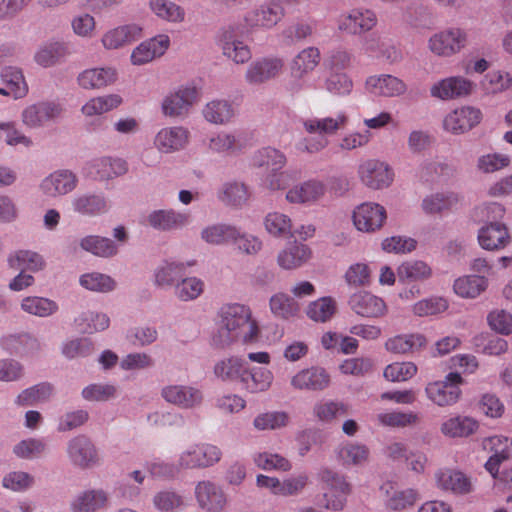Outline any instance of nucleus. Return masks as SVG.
<instances>
[{
    "label": "nucleus",
    "mask_w": 512,
    "mask_h": 512,
    "mask_svg": "<svg viewBox=\"0 0 512 512\" xmlns=\"http://www.w3.org/2000/svg\"><path fill=\"white\" fill-rule=\"evenodd\" d=\"M219 328L212 338L215 347L225 349L234 342L256 343L260 328L249 306L239 303L226 304L219 311Z\"/></svg>",
    "instance_id": "nucleus-1"
},
{
    "label": "nucleus",
    "mask_w": 512,
    "mask_h": 512,
    "mask_svg": "<svg viewBox=\"0 0 512 512\" xmlns=\"http://www.w3.org/2000/svg\"><path fill=\"white\" fill-rule=\"evenodd\" d=\"M349 122V116L345 111H340L334 116L323 118H310L303 121L304 129L309 134H317V137L304 138L298 144V149L308 153H317L328 145L325 136L334 135L338 131L346 128Z\"/></svg>",
    "instance_id": "nucleus-2"
},
{
    "label": "nucleus",
    "mask_w": 512,
    "mask_h": 512,
    "mask_svg": "<svg viewBox=\"0 0 512 512\" xmlns=\"http://www.w3.org/2000/svg\"><path fill=\"white\" fill-rule=\"evenodd\" d=\"M319 479L327 489V492L323 495L324 508L332 511H342L346 506L348 496L352 492V486L346 480V477L330 469H322L319 472Z\"/></svg>",
    "instance_id": "nucleus-3"
},
{
    "label": "nucleus",
    "mask_w": 512,
    "mask_h": 512,
    "mask_svg": "<svg viewBox=\"0 0 512 512\" xmlns=\"http://www.w3.org/2000/svg\"><path fill=\"white\" fill-rule=\"evenodd\" d=\"M221 456V450L215 445L195 444L179 455L178 468L181 470L207 468L219 462Z\"/></svg>",
    "instance_id": "nucleus-4"
},
{
    "label": "nucleus",
    "mask_w": 512,
    "mask_h": 512,
    "mask_svg": "<svg viewBox=\"0 0 512 512\" xmlns=\"http://www.w3.org/2000/svg\"><path fill=\"white\" fill-rule=\"evenodd\" d=\"M285 9L277 0L268 2L248 11L244 16V24L248 29L269 30L275 27L284 17Z\"/></svg>",
    "instance_id": "nucleus-5"
},
{
    "label": "nucleus",
    "mask_w": 512,
    "mask_h": 512,
    "mask_svg": "<svg viewBox=\"0 0 512 512\" xmlns=\"http://www.w3.org/2000/svg\"><path fill=\"white\" fill-rule=\"evenodd\" d=\"M387 219L386 209L374 202H364L358 205L352 214L355 228L364 233L379 231Z\"/></svg>",
    "instance_id": "nucleus-6"
},
{
    "label": "nucleus",
    "mask_w": 512,
    "mask_h": 512,
    "mask_svg": "<svg viewBox=\"0 0 512 512\" xmlns=\"http://www.w3.org/2000/svg\"><path fill=\"white\" fill-rule=\"evenodd\" d=\"M462 377L457 372L449 373L445 381L429 383L425 392L427 397L438 406H450L455 404L461 395L459 384Z\"/></svg>",
    "instance_id": "nucleus-7"
},
{
    "label": "nucleus",
    "mask_w": 512,
    "mask_h": 512,
    "mask_svg": "<svg viewBox=\"0 0 512 512\" xmlns=\"http://www.w3.org/2000/svg\"><path fill=\"white\" fill-rule=\"evenodd\" d=\"M358 175L361 182L371 189L388 187L394 178L392 168L385 162L369 159L359 165Z\"/></svg>",
    "instance_id": "nucleus-8"
},
{
    "label": "nucleus",
    "mask_w": 512,
    "mask_h": 512,
    "mask_svg": "<svg viewBox=\"0 0 512 512\" xmlns=\"http://www.w3.org/2000/svg\"><path fill=\"white\" fill-rule=\"evenodd\" d=\"M467 43V34L459 28H450L435 33L429 39V49L438 56L458 53Z\"/></svg>",
    "instance_id": "nucleus-9"
},
{
    "label": "nucleus",
    "mask_w": 512,
    "mask_h": 512,
    "mask_svg": "<svg viewBox=\"0 0 512 512\" xmlns=\"http://www.w3.org/2000/svg\"><path fill=\"white\" fill-rule=\"evenodd\" d=\"M63 111L59 102L42 101L26 107L22 112V121L29 128H38L60 118Z\"/></svg>",
    "instance_id": "nucleus-10"
},
{
    "label": "nucleus",
    "mask_w": 512,
    "mask_h": 512,
    "mask_svg": "<svg viewBox=\"0 0 512 512\" xmlns=\"http://www.w3.org/2000/svg\"><path fill=\"white\" fill-rule=\"evenodd\" d=\"M198 92L195 87H180L169 93L162 101V112L171 118L182 117L190 111L197 101Z\"/></svg>",
    "instance_id": "nucleus-11"
},
{
    "label": "nucleus",
    "mask_w": 512,
    "mask_h": 512,
    "mask_svg": "<svg viewBox=\"0 0 512 512\" xmlns=\"http://www.w3.org/2000/svg\"><path fill=\"white\" fill-rule=\"evenodd\" d=\"M284 68L280 57L269 56L253 61L247 68L245 80L250 85H260L278 77Z\"/></svg>",
    "instance_id": "nucleus-12"
},
{
    "label": "nucleus",
    "mask_w": 512,
    "mask_h": 512,
    "mask_svg": "<svg viewBox=\"0 0 512 512\" xmlns=\"http://www.w3.org/2000/svg\"><path fill=\"white\" fill-rule=\"evenodd\" d=\"M348 305L354 313L364 318H380L387 313L385 301L367 291L352 294Z\"/></svg>",
    "instance_id": "nucleus-13"
},
{
    "label": "nucleus",
    "mask_w": 512,
    "mask_h": 512,
    "mask_svg": "<svg viewBox=\"0 0 512 512\" xmlns=\"http://www.w3.org/2000/svg\"><path fill=\"white\" fill-rule=\"evenodd\" d=\"M190 140V131L183 126H169L160 129L154 145L161 153H174L186 148Z\"/></svg>",
    "instance_id": "nucleus-14"
},
{
    "label": "nucleus",
    "mask_w": 512,
    "mask_h": 512,
    "mask_svg": "<svg viewBox=\"0 0 512 512\" xmlns=\"http://www.w3.org/2000/svg\"><path fill=\"white\" fill-rule=\"evenodd\" d=\"M473 89V83L461 76L441 79L430 87V95L440 100H452L468 96Z\"/></svg>",
    "instance_id": "nucleus-15"
},
{
    "label": "nucleus",
    "mask_w": 512,
    "mask_h": 512,
    "mask_svg": "<svg viewBox=\"0 0 512 512\" xmlns=\"http://www.w3.org/2000/svg\"><path fill=\"white\" fill-rule=\"evenodd\" d=\"M195 497L200 508L206 512H224L227 505V495L211 481H200L195 487Z\"/></svg>",
    "instance_id": "nucleus-16"
},
{
    "label": "nucleus",
    "mask_w": 512,
    "mask_h": 512,
    "mask_svg": "<svg viewBox=\"0 0 512 512\" xmlns=\"http://www.w3.org/2000/svg\"><path fill=\"white\" fill-rule=\"evenodd\" d=\"M482 113L479 109L463 106L446 115L443 126L453 134L465 133L480 123Z\"/></svg>",
    "instance_id": "nucleus-17"
},
{
    "label": "nucleus",
    "mask_w": 512,
    "mask_h": 512,
    "mask_svg": "<svg viewBox=\"0 0 512 512\" xmlns=\"http://www.w3.org/2000/svg\"><path fill=\"white\" fill-rule=\"evenodd\" d=\"M161 396L166 402L184 409L199 406L203 401L201 390L188 385H167L162 388Z\"/></svg>",
    "instance_id": "nucleus-18"
},
{
    "label": "nucleus",
    "mask_w": 512,
    "mask_h": 512,
    "mask_svg": "<svg viewBox=\"0 0 512 512\" xmlns=\"http://www.w3.org/2000/svg\"><path fill=\"white\" fill-rule=\"evenodd\" d=\"M170 45L168 35L160 34L139 44L131 54L133 65H144L165 54Z\"/></svg>",
    "instance_id": "nucleus-19"
},
{
    "label": "nucleus",
    "mask_w": 512,
    "mask_h": 512,
    "mask_svg": "<svg viewBox=\"0 0 512 512\" xmlns=\"http://www.w3.org/2000/svg\"><path fill=\"white\" fill-rule=\"evenodd\" d=\"M377 24L376 14L368 9H354L341 17L338 27L352 35H360L370 31Z\"/></svg>",
    "instance_id": "nucleus-20"
},
{
    "label": "nucleus",
    "mask_w": 512,
    "mask_h": 512,
    "mask_svg": "<svg viewBox=\"0 0 512 512\" xmlns=\"http://www.w3.org/2000/svg\"><path fill=\"white\" fill-rule=\"evenodd\" d=\"M87 176L96 180H108L127 172V163L123 159L102 157L93 160L85 167Z\"/></svg>",
    "instance_id": "nucleus-21"
},
{
    "label": "nucleus",
    "mask_w": 512,
    "mask_h": 512,
    "mask_svg": "<svg viewBox=\"0 0 512 512\" xmlns=\"http://www.w3.org/2000/svg\"><path fill=\"white\" fill-rule=\"evenodd\" d=\"M67 453L71 462L82 468L89 467L98 460L95 446L89 438L83 435L69 441Z\"/></svg>",
    "instance_id": "nucleus-22"
},
{
    "label": "nucleus",
    "mask_w": 512,
    "mask_h": 512,
    "mask_svg": "<svg viewBox=\"0 0 512 512\" xmlns=\"http://www.w3.org/2000/svg\"><path fill=\"white\" fill-rule=\"evenodd\" d=\"M365 85L370 93L385 97L400 96L407 90L406 84L401 79L389 74L370 76Z\"/></svg>",
    "instance_id": "nucleus-23"
},
{
    "label": "nucleus",
    "mask_w": 512,
    "mask_h": 512,
    "mask_svg": "<svg viewBox=\"0 0 512 512\" xmlns=\"http://www.w3.org/2000/svg\"><path fill=\"white\" fill-rule=\"evenodd\" d=\"M329 383L330 376L321 367L303 369L291 379V385L298 390H323Z\"/></svg>",
    "instance_id": "nucleus-24"
},
{
    "label": "nucleus",
    "mask_w": 512,
    "mask_h": 512,
    "mask_svg": "<svg viewBox=\"0 0 512 512\" xmlns=\"http://www.w3.org/2000/svg\"><path fill=\"white\" fill-rule=\"evenodd\" d=\"M326 193V186L320 181L309 180L295 185L286 193V200L292 204L314 203Z\"/></svg>",
    "instance_id": "nucleus-25"
},
{
    "label": "nucleus",
    "mask_w": 512,
    "mask_h": 512,
    "mask_svg": "<svg viewBox=\"0 0 512 512\" xmlns=\"http://www.w3.org/2000/svg\"><path fill=\"white\" fill-rule=\"evenodd\" d=\"M321 53L317 47L310 46L296 54L290 63V73L295 79H303L320 64Z\"/></svg>",
    "instance_id": "nucleus-26"
},
{
    "label": "nucleus",
    "mask_w": 512,
    "mask_h": 512,
    "mask_svg": "<svg viewBox=\"0 0 512 512\" xmlns=\"http://www.w3.org/2000/svg\"><path fill=\"white\" fill-rule=\"evenodd\" d=\"M246 364L245 360L239 356L224 357L215 362L213 374L218 380L225 383L240 382Z\"/></svg>",
    "instance_id": "nucleus-27"
},
{
    "label": "nucleus",
    "mask_w": 512,
    "mask_h": 512,
    "mask_svg": "<svg viewBox=\"0 0 512 512\" xmlns=\"http://www.w3.org/2000/svg\"><path fill=\"white\" fill-rule=\"evenodd\" d=\"M142 29L136 24H128L107 31L102 37L106 49H119L141 37Z\"/></svg>",
    "instance_id": "nucleus-28"
},
{
    "label": "nucleus",
    "mask_w": 512,
    "mask_h": 512,
    "mask_svg": "<svg viewBox=\"0 0 512 512\" xmlns=\"http://www.w3.org/2000/svg\"><path fill=\"white\" fill-rule=\"evenodd\" d=\"M219 43L223 55L237 64L246 63L252 57L249 46L237 39L233 30H225Z\"/></svg>",
    "instance_id": "nucleus-29"
},
{
    "label": "nucleus",
    "mask_w": 512,
    "mask_h": 512,
    "mask_svg": "<svg viewBox=\"0 0 512 512\" xmlns=\"http://www.w3.org/2000/svg\"><path fill=\"white\" fill-rule=\"evenodd\" d=\"M478 241L485 250H499L509 244L510 235L505 225L495 222L479 230Z\"/></svg>",
    "instance_id": "nucleus-30"
},
{
    "label": "nucleus",
    "mask_w": 512,
    "mask_h": 512,
    "mask_svg": "<svg viewBox=\"0 0 512 512\" xmlns=\"http://www.w3.org/2000/svg\"><path fill=\"white\" fill-rule=\"evenodd\" d=\"M72 207L80 215L95 217L106 213L109 204L103 194L85 193L73 198Z\"/></svg>",
    "instance_id": "nucleus-31"
},
{
    "label": "nucleus",
    "mask_w": 512,
    "mask_h": 512,
    "mask_svg": "<svg viewBox=\"0 0 512 512\" xmlns=\"http://www.w3.org/2000/svg\"><path fill=\"white\" fill-rule=\"evenodd\" d=\"M273 373L267 368H253L245 366V372L240 379L242 388L249 393H261L267 391L273 382Z\"/></svg>",
    "instance_id": "nucleus-32"
},
{
    "label": "nucleus",
    "mask_w": 512,
    "mask_h": 512,
    "mask_svg": "<svg viewBox=\"0 0 512 512\" xmlns=\"http://www.w3.org/2000/svg\"><path fill=\"white\" fill-rule=\"evenodd\" d=\"M77 184L76 176L68 170H60L52 173L43 180L41 187L43 191L51 196L64 195L75 189Z\"/></svg>",
    "instance_id": "nucleus-33"
},
{
    "label": "nucleus",
    "mask_w": 512,
    "mask_h": 512,
    "mask_svg": "<svg viewBox=\"0 0 512 512\" xmlns=\"http://www.w3.org/2000/svg\"><path fill=\"white\" fill-rule=\"evenodd\" d=\"M479 423L472 417L457 415L445 420L441 425V432L450 438H465L474 434Z\"/></svg>",
    "instance_id": "nucleus-34"
},
{
    "label": "nucleus",
    "mask_w": 512,
    "mask_h": 512,
    "mask_svg": "<svg viewBox=\"0 0 512 512\" xmlns=\"http://www.w3.org/2000/svg\"><path fill=\"white\" fill-rule=\"evenodd\" d=\"M311 257L310 248L303 243L294 242L278 255V264L283 269H295L306 263Z\"/></svg>",
    "instance_id": "nucleus-35"
},
{
    "label": "nucleus",
    "mask_w": 512,
    "mask_h": 512,
    "mask_svg": "<svg viewBox=\"0 0 512 512\" xmlns=\"http://www.w3.org/2000/svg\"><path fill=\"white\" fill-rule=\"evenodd\" d=\"M438 487L455 494H466L471 491L472 484L462 472L442 470L436 474Z\"/></svg>",
    "instance_id": "nucleus-36"
},
{
    "label": "nucleus",
    "mask_w": 512,
    "mask_h": 512,
    "mask_svg": "<svg viewBox=\"0 0 512 512\" xmlns=\"http://www.w3.org/2000/svg\"><path fill=\"white\" fill-rule=\"evenodd\" d=\"M116 78L117 73L113 68H92L78 76V83L85 89H94L112 84Z\"/></svg>",
    "instance_id": "nucleus-37"
},
{
    "label": "nucleus",
    "mask_w": 512,
    "mask_h": 512,
    "mask_svg": "<svg viewBox=\"0 0 512 512\" xmlns=\"http://www.w3.org/2000/svg\"><path fill=\"white\" fill-rule=\"evenodd\" d=\"M189 215L174 210H158L148 216L149 224L156 229L171 230L185 225Z\"/></svg>",
    "instance_id": "nucleus-38"
},
{
    "label": "nucleus",
    "mask_w": 512,
    "mask_h": 512,
    "mask_svg": "<svg viewBox=\"0 0 512 512\" xmlns=\"http://www.w3.org/2000/svg\"><path fill=\"white\" fill-rule=\"evenodd\" d=\"M426 338L422 334H403L389 338L385 347L388 351L398 354L414 352L424 347Z\"/></svg>",
    "instance_id": "nucleus-39"
},
{
    "label": "nucleus",
    "mask_w": 512,
    "mask_h": 512,
    "mask_svg": "<svg viewBox=\"0 0 512 512\" xmlns=\"http://www.w3.org/2000/svg\"><path fill=\"white\" fill-rule=\"evenodd\" d=\"M488 287L484 276L468 275L455 280L453 289L462 298H476Z\"/></svg>",
    "instance_id": "nucleus-40"
},
{
    "label": "nucleus",
    "mask_w": 512,
    "mask_h": 512,
    "mask_svg": "<svg viewBox=\"0 0 512 512\" xmlns=\"http://www.w3.org/2000/svg\"><path fill=\"white\" fill-rule=\"evenodd\" d=\"M149 7L157 17L167 22L181 23L185 20L184 8L173 1L149 0Z\"/></svg>",
    "instance_id": "nucleus-41"
},
{
    "label": "nucleus",
    "mask_w": 512,
    "mask_h": 512,
    "mask_svg": "<svg viewBox=\"0 0 512 512\" xmlns=\"http://www.w3.org/2000/svg\"><path fill=\"white\" fill-rule=\"evenodd\" d=\"M8 265L14 270L39 271L44 267L43 258L36 252L19 250L8 257Z\"/></svg>",
    "instance_id": "nucleus-42"
},
{
    "label": "nucleus",
    "mask_w": 512,
    "mask_h": 512,
    "mask_svg": "<svg viewBox=\"0 0 512 512\" xmlns=\"http://www.w3.org/2000/svg\"><path fill=\"white\" fill-rule=\"evenodd\" d=\"M400 281H422L431 277L432 270L424 261L410 260L403 262L397 269Z\"/></svg>",
    "instance_id": "nucleus-43"
},
{
    "label": "nucleus",
    "mask_w": 512,
    "mask_h": 512,
    "mask_svg": "<svg viewBox=\"0 0 512 512\" xmlns=\"http://www.w3.org/2000/svg\"><path fill=\"white\" fill-rule=\"evenodd\" d=\"M107 495L102 490L85 491L72 503L74 512H95L105 506Z\"/></svg>",
    "instance_id": "nucleus-44"
},
{
    "label": "nucleus",
    "mask_w": 512,
    "mask_h": 512,
    "mask_svg": "<svg viewBox=\"0 0 512 512\" xmlns=\"http://www.w3.org/2000/svg\"><path fill=\"white\" fill-rule=\"evenodd\" d=\"M252 162L256 167H265L270 172H276L285 166L286 157L280 151L266 147L254 154Z\"/></svg>",
    "instance_id": "nucleus-45"
},
{
    "label": "nucleus",
    "mask_w": 512,
    "mask_h": 512,
    "mask_svg": "<svg viewBox=\"0 0 512 512\" xmlns=\"http://www.w3.org/2000/svg\"><path fill=\"white\" fill-rule=\"evenodd\" d=\"M21 309L34 316L48 317L58 310V305L45 297L27 296L21 301Z\"/></svg>",
    "instance_id": "nucleus-46"
},
{
    "label": "nucleus",
    "mask_w": 512,
    "mask_h": 512,
    "mask_svg": "<svg viewBox=\"0 0 512 512\" xmlns=\"http://www.w3.org/2000/svg\"><path fill=\"white\" fill-rule=\"evenodd\" d=\"M458 202L459 197L455 193H436L423 199L422 208L427 214H436L452 209Z\"/></svg>",
    "instance_id": "nucleus-47"
},
{
    "label": "nucleus",
    "mask_w": 512,
    "mask_h": 512,
    "mask_svg": "<svg viewBox=\"0 0 512 512\" xmlns=\"http://www.w3.org/2000/svg\"><path fill=\"white\" fill-rule=\"evenodd\" d=\"M370 451L364 444L348 442L342 445L337 452L338 458L344 465H362L369 458Z\"/></svg>",
    "instance_id": "nucleus-48"
},
{
    "label": "nucleus",
    "mask_w": 512,
    "mask_h": 512,
    "mask_svg": "<svg viewBox=\"0 0 512 512\" xmlns=\"http://www.w3.org/2000/svg\"><path fill=\"white\" fill-rule=\"evenodd\" d=\"M53 388L49 383H39L23 390L16 398L18 406H34L47 401L52 395Z\"/></svg>",
    "instance_id": "nucleus-49"
},
{
    "label": "nucleus",
    "mask_w": 512,
    "mask_h": 512,
    "mask_svg": "<svg viewBox=\"0 0 512 512\" xmlns=\"http://www.w3.org/2000/svg\"><path fill=\"white\" fill-rule=\"evenodd\" d=\"M336 301L332 297H322L309 304L307 316L315 322H327L336 313Z\"/></svg>",
    "instance_id": "nucleus-50"
},
{
    "label": "nucleus",
    "mask_w": 512,
    "mask_h": 512,
    "mask_svg": "<svg viewBox=\"0 0 512 512\" xmlns=\"http://www.w3.org/2000/svg\"><path fill=\"white\" fill-rule=\"evenodd\" d=\"M80 246L83 250L99 257H111L117 252V247L112 240L94 235L81 239Z\"/></svg>",
    "instance_id": "nucleus-51"
},
{
    "label": "nucleus",
    "mask_w": 512,
    "mask_h": 512,
    "mask_svg": "<svg viewBox=\"0 0 512 512\" xmlns=\"http://www.w3.org/2000/svg\"><path fill=\"white\" fill-rule=\"evenodd\" d=\"M218 198L227 205L241 206L247 202L249 192L243 183L228 182L219 191Z\"/></svg>",
    "instance_id": "nucleus-52"
},
{
    "label": "nucleus",
    "mask_w": 512,
    "mask_h": 512,
    "mask_svg": "<svg viewBox=\"0 0 512 512\" xmlns=\"http://www.w3.org/2000/svg\"><path fill=\"white\" fill-rule=\"evenodd\" d=\"M1 79L12 92L15 99L23 98L28 93V85L22 71L15 67H6L1 73Z\"/></svg>",
    "instance_id": "nucleus-53"
},
{
    "label": "nucleus",
    "mask_w": 512,
    "mask_h": 512,
    "mask_svg": "<svg viewBox=\"0 0 512 512\" xmlns=\"http://www.w3.org/2000/svg\"><path fill=\"white\" fill-rule=\"evenodd\" d=\"M290 416L285 411H271L257 415L254 418L253 426L257 430H276L286 427L289 424Z\"/></svg>",
    "instance_id": "nucleus-54"
},
{
    "label": "nucleus",
    "mask_w": 512,
    "mask_h": 512,
    "mask_svg": "<svg viewBox=\"0 0 512 512\" xmlns=\"http://www.w3.org/2000/svg\"><path fill=\"white\" fill-rule=\"evenodd\" d=\"M203 115L211 123L224 124L233 117L234 110L227 101L214 100L205 106Z\"/></svg>",
    "instance_id": "nucleus-55"
},
{
    "label": "nucleus",
    "mask_w": 512,
    "mask_h": 512,
    "mask_svg": "<svg viewBox=\"0 0 512 512\" xmlns=\"http://www.w3.org/2000/svg\"><path fill=\"white\" fill-rule=\"evenodd\" d=\"M238 235V230L229 225L215 224L206 227L201 232L202 239L214 245H220L230 242L231 238Z\"/></svg>",
    "instance_id": "nucleus-56"
},
{
    "label": "nucleus",
    "mask_w": 512,
    "mask_h": 512,
    "mask_svg": "<svg viewBox=\"0 0 512 512\" xmlns=\"http://www.w3.org/2000/svg\"><path fill=\"white\" fill-rule=\"evenodd\" d=\"M121 102V97L115 94L93 98L82 107V112L86 116L100 115L117 108Z\"/></svg>",
    "instance_id": "nucleus-57"
},
{
    "label": "nucleus",
    "mask_w": 512,
    "mask_h": 512,
    "mask_svg": "<svg viewBox=\"0 0 512 512\" xmlns=\"http://www.w3.org/2000/svg\"><path fill=\"white\" fill-rule=\"evenodd\" d=\"M270 309L275 316L288 319L299 312V305L288 295L278 293L271 297Z\"/></svg>",
    "instance_id": "nucleus-58"
},
{
    "label": "nucleus",
    "mask_w": 512,
    "mask_h": 512,
    "mask_svg": "<svg viewBox=\"0 0 512 512\" xmlns=\"http://www.w3.org/2000/svg\"><path fill=\"white\" fill-rule=\"evenodd\" d=\"M80 284L84 288L95 292H109L115 288V281L108 275L91 272L80 277Z\"/></svg>",
    "instance_id": "nucleus-59"
},
{
    "label": "nucleus",
    "mask_w": 512,
    "mask_h": 512,
    "mask_svg": "<svg viewBox=\"0 0 512 512\" xmlns=\"http://www.w3.org/2000/svg\"><path fill=\"white\" fill-rule=\"evenodd\" d=\"M314 414L323 422H330L337 417L348 414V406L343 402L325 401L314 406Z\"/></svg>",
    "instance_id": "nucleus-60"
},
{
    "label": "nucleus",
    "mask_w": 512,
    "mask_h": 512,
    "mask_svg": "<svg viewBox=\"0 0 512 512\" xmlns=\"http://www.w3.org/2000/svg\"><path fill=\"white\" fill-rule=\"evenodd\" d=\"M378 422L388 427H406L418 421V415L414 412L391 411L377 415Z\"/></svg>",
    "instance_id": "nucleus-61"
},
{
    "label": "nucleus",
    "mask_w": 512,
    "mask_h": 512,
    "mask_svg": "<svg viewBox=\"0 0 512 512\" xmlns=\"http://www.w3.org/2000/svg\"><path fill=\"white\" fill-rule=\"evenodd\" d=\"M264 224L268 233L274 236H288L291 234V219L283 213H269L265 218Z\"/></svg>",
    "instance_id": "nucleus-62"
},
{
    "label": "nucleus",
    "mask_w": 512,
    "mask_h": 512,
    "mask_svg": "<svg viewBox=\"0 0 512 512\" xmlns=\"http://www.w3.org/2000/svg\"><path fill=\"white\" fill-rule=\"evenodd\" d=\"M326 89L335 95H349L353 89V81L345 72H330L325 81Z\"/></svg>",
    "instance_id": "nucleus-63"
},
{
    "label": "nucleus",
    "mask_w": 512,
    "mask_h": 512,
    "mask_svg": "<svg viewBox=\"0 0 512 512\" xmlns=\"http://www.w3.org/2000/svg\"><path fill=\"white\" fill-rule=\"evenodd\" d=\"M185 275V266L183 263L166 262L161 266L156 274V283L160 286L172 285Z\"/></svg>",
    "instance_id": "nucleus-64"
}]
</instances>
